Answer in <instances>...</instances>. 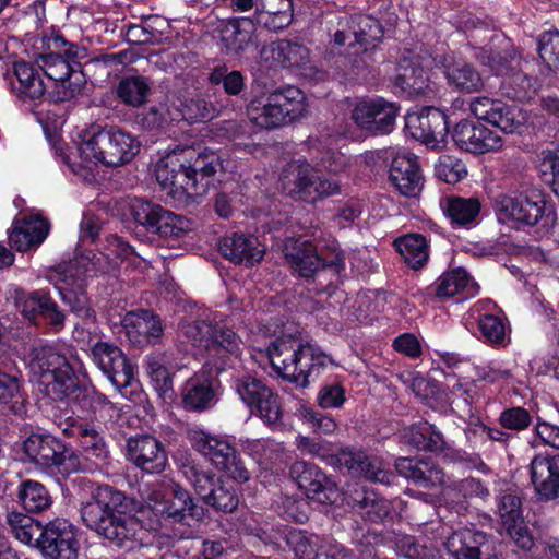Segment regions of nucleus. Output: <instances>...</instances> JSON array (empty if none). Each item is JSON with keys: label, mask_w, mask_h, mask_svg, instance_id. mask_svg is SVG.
I'll return each mask as SVG.
<instances>
[{"label": "nucleus", "mask_w": 559, "mask_h": 559, "mask_svg": "<svg viewBox=\"0 0 559 559\" xmlns=\"http://www.w3.org/2000/svg\"><path fill=\"white\" fill-rule=\"evenodd\" d=\"M69 349L48 343L33 344L25 355L31 381L43 386L53 400H67L95 418H110L119 409L107 397L90 385H81L70 365Z\"/></svg>", "instance_id": "obj_1"}, {"label": "nucleus", "mask_w": 559, "mask_h": 559, "mask_svg": "<svg viewBox=\"0 0 559 559\" xmlns=\"http://www.w3.org/2000/svg\"><path fill=\"white\" fill-rule=\"evenodd\" d=\"M139 502L108 485L97 486L81 508L84 524L110 547L126 552L153 545L154 536L133 514Z\"/></svg>", "instance_id": "obj_2"}, {"label": "nucleus", "mask_w": 559, "mask_h": 559, "mask_svg": "<svg viewBox=\"0 0 559 559\" xmlns=\"http://www.w3.org/2000/svg\"><path fill=\"white\" fill-rule=\"evenodd\" d=\"M497 221L509 228L548 236L556 223L557 214L551 203L538 192L530 194H500L493 203Z\"/></svg>", "instance_id": "obj_3"}, {"label": "nucleus", "mask_w": 559, "mask_h": 559, "mask_svg": "<svg viewBox=\"0 0 559 559\" xmlns=\"http://www.w3.org/2000/svg\"><path fill=\"white\" fill-rule=\"evenodd\" d=\"M267 355L281 377L301 386L314 381L328 365L333 364L319 347L292 336L276 338L269 346Z\"/></svg>", "instance_id": "obj_4"}, {"label": "nucleus", "mask_w": 559, "mask_h": 559, "mask_svg": "<svg viewBox=\"0 0 559 559\" xmlns=\"http://www.w3.org/2000/svg\"><path fill=\"white\" fill-rule=\"evenodd\" d=\"M94 272V263L87 255H80L67 264L50 270L47 278L58 290L62 301L70 306L81 321L76 324L88 329L97 326L96 312L90 305L86 294V281Z\"/></svg>", "instance_id": "obj_5"}, {"label": "nucleus", "mask_w": 559, "mask_h": 559, "mask_svg": "<svg viewBox=\"0 0 559 559\" xmlns=\"http://www.w3.org/2000/svg\"><path fill=\"white\" fill-rule=\"evenodd\" d=\"M306 107L304 92L289 85L254 95L247 105V116L257 128L273 130L301 117Z\"/></svg>", "instance_id": "obj_6"}, {"label": "nucleus", "mask_w": 559, "mask_h": 559, "mask_svg": "<svg viewBox=\"0 0 559 559\" xmlns=\"http://www.w3.org/2000/svg\"><path fill=\"white\" fill-rule=\"evenodd\" d=\"M286 258L300 277L311 278L321 272L337 277L345 269V257L331 234L313 233L311 239L296 240Z\"/></svg>", "instance_id": "obj_7"}, {"label": "nucleus", "mask_w": 559, "mask_h": 559, "mask_svg": "<svg viewBox=\"0 0 559 559\" xmlns=\"http://www.w3.org/2000/svg\"><path fill=\"white\" fill-rule=\"evenodd\" d=\"M180 331L194 347L207 354V364H213L217 372L227 367V357L237 358L240 354V337L211 313L183 322Z\"/></svg>", "instance_id": "obj_8"}, {"label": "nucleus", "mask_w": 559, "mask_h": 559, "mask_svg": "<svg viewBox=\"0 0 559 559\" xmlns=\"http://www.w3.org/2000/svg\"><path fill=\"white\" fill-rule=\"evenodd\" d=\"M73 338L82 348H88V357L92 362L117 389L120 390L131 384L134 377L132 365L117 345L100 340L98 326L88 329L75 324Z\"/></svg>", "instance_id": "obj_9"}, {"label": "nucleus", "mask_w": 559, "mask_h": 559, "mask_svg": "<svg viewBox=\"0 0 559 559\" xmlns=\"http://www.w3.org/2000/svg\"><path fill=\"white\" fill-rule=\"evenodd\" d=\"M480 61L501 78L500 91L508 98L522 102L536 94L539 83L528 74V62L514 50L485 52Z\"/></svg>", "instance_id": "obj_10"}, {"label": "nucleus", "mask_w": 559, "mask_h": 559, "mask_svg": "<svg viewBox=\"0 0 559 559\" xmlns=\"http://www.w3.org/2000/svg\"><path fill=\"white\" fill-rule=\"evenodd\" d=\"M280 182L284 192L307 203H316L341 193V186L336 180L320 175L307 163H289L283 169Z\"/></svg>", "instance_id": "obj_11"}, {"label": "nucleus", "mask_w": 559, "mask_h": 559, "mask_svg": "<svg viewBox=\"0 0 559 559\" xmlns=\"http://www.w3.org/2000/svg\"><path fill=\"white\" fill-rule=\"evenodd\" d=\"M192 448L205 456L217 468L225 471L238 483L250 479V472L238 456L235 448L224 438L210 435L200 429L188 432Z\"/></svg>", "instance_id": "obj_12"}, {"label": "nucleus", "mask_w": 559, "mask_h": 559, "mask_svg": "<svg viewBox=\"0 0 559 559\" xmlns=\"http://www.w3.org/2000/svg\"><path fill=\"white\" fill-rule=\"evenodd\" d=\"M234 389L251 412L266 425L274 429L281 426L283 412L280 396L262 380L250 374L241 376L235 380Z\"/></svg>", "instance_id": "obj_13"}, {"label": "nucleus", "mask_w": 559, "mask_h": 559, "mask_svg": "<svg viewBox=\"0 0 559 559\" xmlns=\"http://www.w3.org/2000/svg\"><path fill=\"white\" fill-rule=\"evenodd\" d=\"M130 210L139 225L162 238L178 239L191 229L189 219L147 200H133Z\"/></svg>", "instance_id": "obj_14"}, {"label": "nucleus", "mask_w": 559, "mask_h": 559, "mask_svg": "<svg viewBox=\"0 0 559 559\" xmlns=\"http://www.w3.org/2000/svg\"><path fill=\"white\" fill-rule=\"evenodd\" d=\"M400 107L380 96L359 99L353 107L352 120L372 135L389 134L394 130Z\"/></svg>", "instance_id": "obj_15"}, {"label": "nucleus", "mask_w": 559, "mask_h": 559, "mask_svg": "<svg viewBox=\"0 0 559 559\" xmlns=\"http://www.w3.org/2000/svg\"><path fill=\"white\" fill-rule=\"evenodd\" d=\"M36 548L46 559H75L80 549L78 530L67 519H53L44 525Z\"/></svg>", "instance_id": "obj_16"}, {"label": "nucleus", "mask_w": 559, "mask_h": 559, "mask_svg": "<svg viewBox=\"0 0 559 559\" xmlns=\"http://www.w3.org/2000/svg\"><path fill=\"white\" fill-rule=\"evenodd\" d=\"M444 547L454 559H502L499 545L487 534L472 528L453 532Z\"/></svg>", "instance_id": "obj_17"}, {"label": "nucleus", "mask_w": 559, "mask_h": 559, "mask_svg": "<svg viewBox=\"0 0 559 559\" xmlns=\"http://www.w3.org/2000/svg\"><path fill=\"white\" fill-rule=\"evenodd\" d=\"M57 425L64 436L79 441L87 459L95 460L96 464L106 462L109 451L104 437L96 429L92 417L70 415Z\"/></svg>", "instance_id": "obj_18"}, {"label": "nucleus", "mask_w": 559, "mask_h": 559, "mask_svg": "<svg viewBox=\"0 0 559 559\" xmlns=\"http://www.w3.org/2000/svg\"><path fill=\"white\" fill-rule=\"evenodd\" d=\"M500 534H507L515 545L528 551L534 546V539L522 515V501L513 492H504L497 497V511Z\"/></svg>", "instance_id": "obj_19"}, {"label": "nucleus", "mask_w": 559, "mask_h": 559, "mask_svg": "<svg viewBox=\"0 0 559 559\" xmlns=\"http://www.w3.org/2000/svg\"><path fill=\"white\" fill-rule=\"evenodd\" d=\"M290 476L305 495L319 503H334L338 496L336 484L317 465L296 461L290 466Z\"/></svg>", "instance_id": "obj_20"}, {"label": "nucleus", "mask_w": 559, "mask_h": 559, "mask_svg": "<svg viewBox=\"0 0 559 559\" xmlns=\"http://www.w3.org/2000/svg\"><path fill=\"white\" fill-rule=\"evenodd\" d=\"M408 134L432 148L444 144L449 131L448 118L437 108H425L420 112H411L405 117Z\"/></svg>", "instance_id": "obj_21"}, {"label": "nucleus", "mask_w": 559, "mask_h": 559, "mask_svg": "<svg viewBox=\"0 0 559 559\" xmlns=\"http://www.w3.org/2000/svg\"><path fill=\"white\" fill-rule=\"evenodd\" d=\"M496 304L489 299L474 304L465 317V324L485 343L503 345L507 338L506 324L493 313Z\"/></svg>", "instance_id": "obj_22"}, {"label": "nucleus", "mask_w": 559, "mask_h": 559, "mask_svg": "<svg viewBox=\"0 0 559 559\" xmlns=\"http://www.w3.org/2000/svg\"><path fill=\"white\" fill-rule=\"evenodd\" d=\"M333 461L340 468H345L354 476H364L381 484H390L393 479L389 466L379 456L369 455L364 451L343 449L334 455Z\"/></svg>", "instance_id": "obj_23"}, {"label": "nucleus", "mask_w": 559, "mask_h": 559, "mask_svg": "<svg viewBox=\"0 0 559 559\" xmlns=\"http://www.w3.org/2000/svg\"><path fill=\"white\" fill-rule=\"evenodd\" d=\"M258 26L251 17H231L218 27L222 49L227 56H241L258 46Z\"/></svg>", "instance_id": "obj_24"}, {"label": "nucleus", "mask_w": 559, "mask_h": 559, "mask_svg": "<svg viewBox=\"0 0 559 559\" xmlns=\"http://www.w3.org/2000/svg\"><path fill=\"white\" fill-rule=\"evenodd\" d=\"M452 139L460 148L473 154L497 151L503 145V140L497 132L467 120L456 123Z\"/></svg>", "instance_id": "obj_25"}, {"label": "nucleus", "mask_w": 559, "mask_h": 559, "mask_svg": "<svg viewBox=\"0 0 559 559\" xmlns=\"http://www.w3.org/2000/svg\"><path fill=\"white\" fill-rule=\"evenodd\" d=\"M127 457L136 467L146 473H160L167 464V453L159 440L142 435L127 442Z\"/></svg>", "instance_id": "obj_26"}, {"label": "nucleus", "mask_w": 559, "mask_h": 559, "mask_svg": "<svg viewBox=\"0 0 559 559\" xmlns=\"http://www.w3.org/2000/svg\"><path fill=\"white\" fill-rule=\"evenodd\" d=\"M157 511L169 523L191 526L205 516L203 507L197 504L185 488L175 485L169 497L160 502Z\"/></svg>", "instance_id": "obj_27"}, {"label": "nucleus", "mask_w": 559, "mask_h": 559, "mask_svg": "<svg viewBox=\"0 0 559 559\" xmlns=\"http://www.w3.org/2000/svg\"><path fill=\"white\" fill-rule=\"evenodd\" d=\"M436 67L442 70L447 83L460 93H476L484 87V81L478 70L465 60L453 56H437L433 59Z\"/></svg>", "instance_id": "obj_28"}, {"label": "nucleus", "mask_w": 559, "mask_h": 559, "mask_svg": "<svg viewBox=\"0 0 559 559\" xmlns=\"http://www.w3.org/2000/svg\"><path fill=\"white\" fill-rule=\"evenodd\" d=\"M29 462L41 469L60 467L66 462V447L50 433H32L23 443Z\"/></svg>", "instance_id": "obj_29"}, {"label": "nucleus", "mask_w": 559, "mask_h": 559, "mask_svg": "<svg viewBox=\"0 0 559 559\" xmlns=\"http://www.w3.org/2000/svg\"><path fill=\"white\" fill-rule=\"evenodd\" d=\"M531 484L539 501L559 498V455H536L530 464Z\"/></svg>", "instance_id": "obj_30"}, {"label": "nucleus", "mask_w": 559, "mask_h": 559, "mask_svg": "<svg viewBox=\"0 0 559 559\" xmlns=\"http://www.w3.org/2000/svg\"><path fill=\"white\" fill-rule=\"evenodd\" d=\"M155 177L162 189L171 197L192 195L195 191V180L187 175L186 163L176 153L157 162Z\"/></svg>", "instance_id": "obj_31"}, {"label": "nucleus", "mask_w": 559, "mask_h": 559, "mask_svg": "<svg viewBox=\"0 0 559 559\" xmlns=\"http://www.w3.org/2000/svg\"><path fill=\"white\" fill-rule=\"evenodd\" d=\"M261 55L265 58L271 57L276 64L285 68L314 71L316 79L319 81H323L328 76L325 71L309 66L310 51L299 43L287 39L273 41L262 48Z\"/></svg>", "instance_id": "obj_32"}, {"label": "nucleus", "mask_w": 559, "mask_h": 559, "mask_svg": "<svg viewBox=\"0 0 559 559\" xmlns=\"http://www.w3.org/2000/svg\"><path fill=\"white\" fill-rule=\"evenodd\" d=\"M122 326L129 342L138 347L157 343L163 334L159 317L147 310L128 312Z\"/></svg>", "instance_id": "obj_33"}, {"label": "nucleus", "mask_w": 559, "mask_h": 559, "mask_svg": "<svg viewBox=\"0 0 559 559\" xmlns=\"http://www.w3.org/2000/svg\"><path fill=\"white\" fill-rule=\"evenodd\" d=\"M390 178L400 193L408 198L418 197L424 187L417 157L413 154H399L393 158Z\"/></svg>", "instance_id": "obj_34"}, {"label": "nucleus", "mask_w": 559, "mask_h": 559, "mask_svg": "<svg viewBox=\"0 0 559 559\" xmlns=\"http://www.w3.org/2000/svg\"><path fill=\"white\" fill-rule=\"evenodd\" d=\"M221 253L234 263L253 265L260 262L265 249L254 236L234 233L219 242Z\"/></svg>", "instance_id": "obj_35"}, {"label": "nucleus", "mask_w": 559, "mask_h": 559, "mask_svg": "<svg viewBox=\"0 0 559 559\" xmlns=\"http://www.w3.org/2000/svg\"><path fill=\"white\" fill-rule=\"evenodd\" d=\"M80 158L90 165L103 164L109 166L107 152H112V128H91L81 136V142L78 146Z\"/></svg>", "instance_id": "obj_36"}, {"label": "nucleus", "mask_w": 559, "mask_h": 559, "mask_svg": "<svg viewBox=\"0 0 559 559\" xmlns=\"http://www.w3.org/2000/svg\"><path fill=\"white\" fill-rule=\"evenodd\" d=\"M48 223L38 216H25L13 222L9 235L10 243L17 251L25 252L37 248L48 236Z\"/></svg>", "instance_id": "obj_37"}, {"label": "nucleus", "mask_w": 559, "mask_h": 559, "mask_svg": "<svg viewBox=\"0 0 559 559\" xmlns=\"http://www.w3.org/2000/svg\"><path fill=\"white\" fill-rule=\"evenodd\" d=\"M395 468L400 475L424 488L430 489L445 483L444 472L429 460L400 457L395 462Z\"/></svg>", "instance_id": "obj_38"}, {"label": "nucleus", "mask_w": 559, "mask_h": 559, "mask_svg": "<svg viewBox=\"0 0 559 559\" xmlns=\"http://www.w3.org/2000/svg\"><path fill=\"white\" fill-rule=\"evenodd\" d=\"M348 506L370 522H382L391 514L390 502L373 490L356 486L352 492H345Z\"/></svg>", "instance_id": "obj_39"}, {"label": "nucleus", "mask_w": 559, "mask_h": 559, "mask_svg": "<svg viewBox=\"0 0 559 559\" xmlns=\"http://www.w3.org/2000/svg\"><path fill=\"white\" fill-rule=\"evenodd\" d=\"M428 87V75L424 66L412 58L403 59L397 67V73L393 79V91L395 94L414 97L423 94Z\"/></svg>", "instance_id": "obj_40"}, {"label": "nucleus", "mask_w": 559, "mask_h": 559, "mask_svg": "<svg viewBox=\"0 0 559 559\" xmlns=\"http://www.w3.org/2000/svg\"><path fill=\"white\" fill-rule=\"evenodd\" d=\"M406 443L419 451L442 453L451 449L437 427L428 421H420L406 428L403 433Z\"/></svg>", "instance_id": "obj_41"}, {"label": "nucleus", "mask_w": 559, "mask_h": 559, "mask_svg": "<svg viewBox=\"0 0 559 559\" xmlns=\"http://www.w3.org/2000/svg\"><path fill=\"white\" fill-rule=\"evenodd\" d=\"M435 293L439 298H450L461 295L462 298L474 297L479 287L468 272L463 267H455L444 272L436 281Z\"/></svg>", "instance_id": "obj_42"}, {"label": "nucleus", "mask_w": 559, "mask_h": 559, "mask_svg": "<svg viewBox=\"0 0 559 559\" xmlns=\"http://www.w3.org/2000/svg\"><path fill=\"white\" fill-rule=\"evenodd\" d=\"M186 156L188 157L186 173L193 181L195 180V191H193V194H198V185L200 183L202 187L207 186V179L222 168L221 157L217 153L207 150L202 152L188 150Z\"/></svg>", "instance_id": "obj_43"}, {"label": "nucleus", "mask_w": 559, "mask_h": 559, "mask_svg": "<svg viewBox=\"0 0 559 559\" xmlns=\"http://www.w3.org/2000/svg\"><path fill=\"white\" fill-rule=\"evenodd\" d=\"M181 396L187 409L202 412L213 405L215 392L211 380L204 374L197 373L185 382Z\"/></svg>", "instance_id": "obj_44"}, {"label": "nucleus", "mask_w": 559, "mask_h": 559, "mask_svg": "<svg viewBox=\"0 0 559 559\" xmlns=\"http://www.w3.org/2000/svg\"><path fill=\"white\" fill-rule=\"evenodd\" d=\"M440 205L452 224L459 226L473 224L480 212V202L475 198L445 197Z\"/></svg>", "instance_id": "obj_45"}, {"label": "nucleus", "mask_w": 559, "mask_h": 559, "mask_svg": "<svg viewBox=\"0 0 559 559\" xmlns=\"http://www.w3.org/2000/svg\"><path fill=\"white\" fill-rule=\"evenodd\" d=\"M17 500L29 513H40L52 504V497L48 489L39 481L27 479L17 487Z\"/></svg>", "instance_id": "obj_46"}, {"label": "nucleus", "mask_w": 559, "mask_h": 559, "mask_svg": "<svg viewBox=\"0 0 559 559\" xmlns=\"http://www.w3.org/2000/svg\"><path fill=\"white\" fill-rule=\"evenodd\" d=\"M396 251L412 269L423 267L429 259L427 239L419 234H409L394 240Z\"/></svg>", "instance_id": "obj_47"}, {"label": "nucleus", "mask_w": 559, "mask_h": 559, "mask_svg": "<svg viewBox=\"0 0 559 559\" xmlns=\"http://www.w3.org/2000/svg\"><path fill=\"white\" fill-rule=\"evenodd\" d=\"M13 72L20 83V93L32 100L40 99L48 90L39 73V68L36 69L28 62L17 61L13 66Z\"/></svg>", "instance_id": "obj_48"}, {"label": "nucleus", "mask_w": 559, "mask_h": 559, "mask_svg": "<svg viewBox=\"0 0 559 559\" xmlns=\"http://www.w3.org/2000/svg\"><path fill=\"white\" fill-rule=\"evenodd\" d=\"M331 44L334 49L340 53L347 56H357L360 53L357 35L353 29L352 17L348 15H341L336 17V22H331L329 28Z\"/></svg>", "instance_id": "obj_49"}, {"label": "nucleus", "mask_w": 559, "mask_h": 559, "mask_svg": "<svg viewBox=\"0 0 559 559\" xmlns=\"http://www.w3.org/2000/svg\"><path fill=\"white\" fill-rule=\"evenodd\" d=\"M444 495L451 503L457 504V513H461L466 509L467 499L477 497L485 500L489 496V490L479 479L469 477L450 483L445 487Z\"/></svg>", "instance_id": "obj_50"}, {"label": "nucleus", "mask_w": 559, "mask_h": 559, "mask_svg": "<svg viewBox=\"0 0 559 559\" xmlns=\"http://www.w3.org/2000/svg\"><path fill=\"white\" fill-rule=\"evenodd\" d=\"M140 141L130 132L112 128V152H107L110 167L131 162L140 152Z\"/></svg>", "instance_id": "obj_51"}, {"label": "nucleus", "mask_w": 559, "mask_h": 559, "mask_svg": "<svg viewBox=\"0 0 559 559\" xmlns=\"http://www.w3.org/2000/svg\"><path fill=\"white\" fill-rule=\"evenodd\" d=\"M151 91V82L141 75H131L121 79L116 92L119 99L127 106L140 107L146 103Z\"/></svg>", "instance_id": "obj_52"}, {"label": "nucleus", "mask_w": 559, "mask_h": 559, "mask_svg": "<svg viewBox=\"0 0 559 559\" xmlns=\"http://www.w3.org/2000/svg\"><path fill=\"white\" fill-rule=\"evenodd\" d=\"M7 523L17 540L36 547V539L44 528L40 522L28 514L11 510L7 513Z\"/></svg>", "instance_id": "obj_53"}, {"label": "nucleus", "mask_w": 559, "mask_h": 559, "mask_svg": "<svg viewBox=\"0 0 559 559\" xmlns=\"http://www.w3.org/2000/svg\"><path fill=\"white\" fill-rule=\"evenodd\" d=\"M350 17L360 52L374 47L383 34L380 22L369 15H350Z\"/></svg>", "instance_id": "obj_54"}, {"label": "nucleus", "mask_w": 559, "mask_h": 559, "mask_svg": "<svg viewBox=\"0 0 559 559\" xmlns=\"http://www.w3.org/2000/svg\"><path fill=\"white\" fill-rule=\"evenodd\" d=\"M14 304L17 310L25 319L35 322L40 316L46 302L50 298L49 293L39 289L34 292H26L23 289L14 290Z\"/></svg>", "instance_id": "obj_55"}, {"label": "nucleus", "mask_w": 559, "mask_h": 559, "mask_svg": "<svg viewBox=\"0 0 559 559\" xmlns=\"http://www.w3.org/2000/svg\"><path fill=\"white\" fill-rule=\"evenodd\" d=\"M396 551L405 559H443L432 544L420 542L411 535H403L395 542Z\"/></svg>", "instance_id": "obj_56"}, {"label": "nucleus", "mask_w": 559, "mask_h": 559, "mask_svg": "<svg viewBox=\"0 0 559 559\" xmlns=\"http://www.w3.org/2000/svg\"><path fill=\"white\" fill-rule=\"evenodd\" d=\"M20 371L14 364L5 358H0V402H12L21 390Z\"/></svg>", "instance_id": "obj_57"}, {"label": "nucleus", "mask_w": 559, "mask_h": 559, "mask_svg": "<svg viewBox=\"0 0 559 559\" xmlns=\"http://www.w3.org/2000/svg\"><path fill=\"white\" fill-rule=\"evenodd\" d=\"M242 449L259 463L277 460L284 451L283 443L273 439H247L242 443Z\"/></svg>", "instance_id": "obj_58"}, {"label": "nucleus", "mask_w": 559, "mask_h": 559, "mask_svg": "<svg viewBox=\"0 0 559 559\" xmlns=\"http://www.w3.org/2000/svg\"><path fill=\"white\" fill-rule=\"evenodd\" d=\"M36 63L50 84L60 82V80L70 79V76L78 74L68 60L57 55H39Z\"/></svg>", "instance_id": "obj_59"}, {"label": "nucleus", "mask_w": 559, "mask_h": 559, "mask_svg": "<svg viewBox=\"0 0 559 559\" xmlns=\"http://www.w3.org/2000/svg\"><path fill=\"white\" fill-rule=\"evenodd\" d=\"M495 111L489 123L506 133L515 132L524 122V116L518 106L507 105L500 100L496 104Z\"/></svg>", "instance_id": "obj_60"}, {"label": "nucleus", "mask_w": 559, "mask_h": 559, "mask_svg": "<svg viewBox=\"0 0 559 559\" xmlns=\"http://www.w3.org/2000/svg\"><path fill=\"white\" fill-rule=\"evenodd\" d=\"M146 372L154 390L163 399H171L174 395L173 374L156 358H146Z\"/></svg>", "instance_id": "obj_61"}, {"label": "nucleus", "mask_w": 559, "mask_h": 559, "mask_svg": "<svg viewBox=\"0 0 559 559\" xmlns=\"http://www.w3.org/2000/svg\"><path fill=\"white\" fill-rule=\"evenodd\" d=\"M203 501L214 510L222 512H233L239 503L234 487L222 479Z\"/></svg>", "instance_id": "obj_62"}, {"label": "nucleus", "mask_w": 559, "mask_h": 559, "mask_svg": "<svg viewBox=\"0 0 559 559\" xmlns=\"http://www.w3.org/2000/svg\"><path fill=\"white\" fill-rule=\"evenodd\" d=\"M537 50L548 70L559 72V31L540 34L537 39Z\"/></svg>", "instance_id": "obj_63"}, {"label": "nucleus", "mask_w": 559, "mask_h": 559, "mask_svg": "<svg viewBox=\"0 0 559 559\" xmlns=\"http://www.w3.org/2000/svg\"><path fill=\"white\" fill-rule=\"evenodd\" d=\"M322 537L316 534L297 533L289 537L295 555L299 559H319Z\"/></svg>", "instance_id": "obj_64"}]
</instances>
